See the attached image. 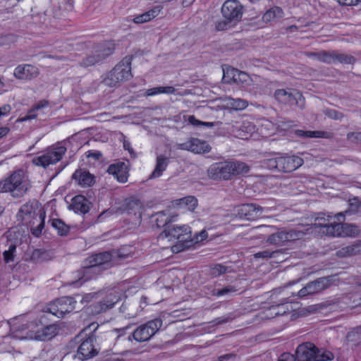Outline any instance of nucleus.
<instances>
[{
  "mask_svg": "<svg viewBox=\"0 0 361 361\" xmlns=\"http://www.w3.org/2000/svg\"><path fill=\"white\" fill-rule=\"evenodd\" d=\"M226 271V268L221 264H216L212 269V274L214 275H221L224 274Z\"/></svg>",
  "mask_w": 361,
  "mask_h": 361,
  "instance_id": "56",
  "label": "nucleus"
},
{
  "mask_svg": "<svg viewBox=\"0 0 361 361\" xmlns=\"http://www.w3.org/2000/svg\"><path fill=\"white\" fill-rule=\"evenodd\" d=\"M331 216L326 214H319L318 216L315 219L314 226L319 228V232L325 235L331 237H340L341 228H342V224L332 222L330 224L326 223L330 221Z\"/></svg>",
  "mask_w": 361,
  "mask_h": 361,
  "instance_id": "16",
  "label": "nucleus"
},
{
  "mask_svg": "<svg viewBox=\"0 0 361 361\" xmlns=\"http://www.w3.org/2000/svg\"><path fill=\"white\" fill-rule=\"evenodd\" d=\"M23 170L14 171L10 176L0 181V192L12 193L13 197L23 196L27 190Z\"/></svg>",
  "mask_w": 361,
  "mask_h": 361,
  "instance_id": "9",
  "label": "nucleus"
},
{
  "mask_svg": "<svg viewBox=\"0 0 361 361\" xmlns=\"http://www.w3.org/2000/svg\"><path fill=\"white\" fill-rule=\"evenodd\" d=\"M131 78V58L125 57L107 74L103 83L106 86L116 87Z\"/></svg>",
  "mask_w": 361,
  "mask_h": 361,
  "instance_id": "6",
  "label": "nucleus"
},
{
  "mask_svg": "<svg viewBox=\"0 0 361 361\" xmlns=\"http://www.w3.org/2000/svg\"><path fill=\"white\" fill-rule=\"evenodd\" d=\"M6 246L8 247V249L4 250L3 256L5 262L8 263L14 260V253L16 250V245L13 242L7 240Z\"/></svg>",
  "mask_w": 361,
  "mask_h": 361,
  "instance_id": "39",
  "label": "nucleus"
},
{
  "mask_svg": "<svg viewBox=\"0 0 361 361\" xmlns=\"http://www.w3.org/2000/svg\"><path fill=\"white\" fill-rule=\"evenodd\" d=\"M112 259L113 255L109 251L97 253L86 258L89 264L97 267L101 272L112 266Z\"/></svg>",
  "mask_w": 361,
  "mask_h": 361,
  "instance_id": "22",
  "label": "nucleus"
},
{
  "mask_svg": "<svg viewBox=\"0 0 361 361\" xmlns=\"http://www.w3.org/2000/svg\"><path fill=\"white\" fill-rule=\"evenodd\" d=\"M250 167L244 162L231 161L217 162L208 169V176L213 180H228L232 176L248 173Z\"/></svg>",
  "mask_w": 361,
  "mask_h": 361,
  "instance_id": "4",
  "label": "nucleus"
},
{
  "mask_svg": "<svg viewBox=\"0 0 361 361\" xmlns=\"http://www.w3.org/2000/svg\"><path fill=\"white\" fill-rule=\"evenodd\" d=\"M359 336L357 331H353L348 334L347 338L348 341H353L356 340V337Z\"/></svg>",
  "mask_w": 361,
  "mask_h": 361,
  "instance_id": "63",
  "label": "nucleus"
},
{
  "mask_svg": "<svg viewBox=\"0 0 361 361\" xmlns=\"http://www.w3.org/2000/svg\"><path fill=\"white\" fill-rule=\"evenodd\" d=\"M207 236L208 234L205 230H202L200 233H196L193 236L191 235V246L194 244L202 242L206 239Z\"/></svg>",
  "mask_w": 361,
  "mask_h": 361,
  "instance_id": "47",
  "label": "nucleus"
},
{
  "mask_svg": "<svg viewBox=\"0 0 361 361\" xmlns=\"http://www.w3.org/2000/svg\"><path fill=\"white\" fill-rule=\"evenodd\" d=\"M235 291H236V289L233 286H228L221 289L214 288L212 291V295L216 296V297H221V296H224V295H228L229 293H233Z\"/></svg>",
  "mask_w": 361,
  "mask_h": 361,
  "instance_id": "45",
  "label": "nucleus"
},
{
  "mask_svg": "<svg viewBox=\"0 0 361 361\" xmlns=\"http://www.w3.org/2000/svg\"><path fill=\"white\" fill-rule=\"evenodd\" d=\"M100 273L101 270H99L98 268L92 265V264H89L87 262V260L85 259V261L83 262L82 268L79 272V274L82 275L79 278L80 285H81L82 283L85 281L94 279Z\"/></svg>",
  "mask_w": 361,
  "mask_h": 361,
  "instance_id": "27",
  "label": "nucleus"
},
{
  "mask_svg": "<svg viewBox=\"0 0 361 361\" xmlns=\"http://www.w3.org/2000/svg\"><path fill=\"white\" fill-rule=\"evenodd\" d=\"M107 171L120 183H124L128 180V172L126 164L123 162L110 165Z\"/></svg>",
  "mask_w": 361,
  "mask_h": 361,
  "instance_id": "26",
  "label": "nucleus"
},
{
  "mask_svg": "<svg viewBox=\"0 0 361 361\" xmlns=\"http://www.w3.org/2000/svg\"><path fill=\"white\" fill-rule=\"evenodd\" d=\"M158 241L164 243L166 240L176 243L171 246V250L174 253H178L191 247V229L187 225L168 226L158 236Z\"/></svg>",
  "mask_w": 361,
  "mask_h": 361,
  "instance_id": "1",
  "label": "nucleus"
},
{
  "mask_svg": "<svg viewBox=\"0 0 361 361\" xmlns=\"http://www.w3.org/2000/svg\"><path fill=\"white\" fill-rule=\"evenodd\" d=\"M169 164V159L163 155H159L157 157L156 166L154 171L149 176V179H154L160 177L166 170Z\"/></svg>",
  "mask_w": 361,
  "mask_h": 361,
  "instance_id": "32",
  "label": "nucleus"
},
{
  "mask_svg": "<svg viewBox=\"0 0 361 361\" xmlns=\"http://www.w3.org/2000/svg\"><path fill=\"white\" fill-rule=\"evenodd\" d=\"M274 98L281 104L297 106L300 109L305 107V98L295 89H279L274 92Z\"/></svg>",
  "mask_w": 361,
  "mask_h": 361,
  "instance_id": "14",
  "label": "nucleus"
},
{
  "mask_svg": "<svg viewBox=\"0 0 361 361\" xmlns=\"http://www.w3.org/2000/svg\"><path fill=\"white\" fill-rule=\"evenodd\" d=\"M17 217L23 224L30 227L36 237L41 235L44 227L45 213L37 207V203L27 202L20 207Z\"/></svg>",
  "mask_w": 361,
  "mask_h": 361,
  "instance_id": "2",
  "label": "nucleus"
},
{
  "mask_svg": "<svg viewBox=\"0 0 361 361\" xmlns=\"http://www.w3.org/2000/svg\"><path fill=\"white\" fill-rule=\"evenodd\" d=\"M130 305H127V304H123L122 305V306L120 307V310L121 312L124 314V316L126 317H128V318H134L137 316V313L135 312H133L131 311L130 309Z\"/></svg>",
  "mask_w": 361,
  "mask_h": 361,
  "instance_id": "48",
  "label": "nucleus"
},
{
  "mask_svg": "<svg viewBox=\"0 0 361 361\" xmlns=\"http://www.w3.org/2000/svg\"><path fill=\"white\" fill-rule=\"evenodd\" d=\"M221 13L226 20L216 23V28L218 30H226L228 23L239 21L243 16V6L237 0H227L221 7Z\"/></svg>",
  "mask_w": 361,
  "mask_h": 361,
  "instance_id": "10",
  "label": "nucleus"
},
{
  "mask_svg": "<svg viewBox=\"0 0 361 361\" xmlns=\"http://www.w3.org/2000/svg\"><path fill=\"white\" fill-rule=\"evenodd\" d=\"M340 233V237H355L359 234L360 229L354 224H342V228H341Z\"/></svg>",
  "mask_w": 361,
  "mask_h": 361,
  "instance_id": "37",
  "label": "nucleus"
},
{
  "mask_svg": "<svg viewBox=\"0 0 361 361\" xmlns=\"http://www.w3.org/2000/svg\"><path fill=\"white\" fill-rule=\"evenodd\" d=\"M71 207L75 212L86 214L90 210V202L82 195H77L72 199Z\"/></svg>",
  "mask_w": 361,
  "mask_h": 361,
  "instance_id": "30",
  "label": "nucleus"
},
{
  "mask_svg": "<svg viewBox=\"0 0 361 361\" xmlns=\"http://www.w3.org/2000/svg\"><path fill=\"white\" fill-rule=\"evenodd\" d=\"M359 0H338L340 4L345 6H354L358 4Z\"/></svg>",
  "mask_w": 361,
  "mask_h": 361,
  "instance_id": "60",
  "label": "nucleus"
},
{
  "mask_svg": "<svg viewBox=\"0 0 361 361\" xmlns=\"http://www.w3.org/2000/svg\"><path fill=\"white\" fill-rule=\"evenodd\" d=\"M303 164V159L298 156H280L267 159L263 161V166L270 170L280 172H292Z\"/></svg>",
  "mask_w": 361,
  "mask_h": 361,
  "instance_id": "8",
  "label": "nucleus"
},
{
  "mask_svg": "<svg viewBox=\"0 0 361 361\" xmlns=\"http://www.w3.org/2000/svg\"><path fill=\"white\" fill-rule=\"evenodd\" d=\"M355 61V58L351 55L334 53V63L338 61L343 64H353Z\"/></svg>",
  "mask_w": 361,
  "mask_h": 361,
  "instance_id": "43",
  "label": "nucleus"
},
{
  "mask_svg": "<svg viewBox=\"0 0 361 361\" xmlns=\"http://www.w3.org/2000/svg\"><path fill=\"white\" fill-rule=\"evenodd\" d=\"M113 211L111 209H107L106 211H104L102 214H100L98 216V221H103L105 220V219L108 216H110L113 214Z\"/></svg>",
  "mask_w": 361,
  "mask_h": 361,
  "instance_id": "57",
  "label": "nucleus"
},
{
  "mask_svg": "<svg viewBox=\"0 0 361 361\" xmlns=\"http://www.w3.org/2000/svg\"><path fill=\"white\" fill-rule=\"evenodd\" d=\"M180 204L186 206L189 211H193L197 206V200L193 196H188L180 200Z\"/></svg>",
  "mask_w": 361,
  "mask_h": 361,
  "instance_id": "44",
  "label": "nucleus"
},
{
  "mask_svg": "<svg viewBox=\"0 0 361 361\" xmlns=\"http://www.w3.org/2000/svg\"><path fill=\"white\" fill-rule=\"evenodd\" d=\"M72 178L82 187H90L94 182V176L85 169H78L72 175Z\"/></svg>",
  "mask_w": 361,
  "mask_h": 361,
  "instance_id": "28",
  "label": "nucleus"
},
{
  "mask_svg": "<svg viewBox=\"0 0 361 361\" xmlns=\"http://www.w3.org/2000/svg\"><path fill=\"white\" fill-rule=\"evenodd\" d=\"M121 293L116 290L109 291L102 300L92 303L86 308L88 314L97 315L114 307L121 300Z\"/></svg>",
  "mask_w": 361,
  "mask_h": 361,
  "instance_id": "13",
  "label": "nucleus"
},
{
  "mask_svg": "<svg viewBox=\"0 0 361 361\" xmlns=\"http://www.w3.org/2000/svg\"><path fill=\"white\" fill-rule=\"evenodd\" d=\"M296 355L290 353H284L279 357L278 361H296Z\"/></svg>",
  "mask_w": 361,
  "mask_h": 361,
  "instance_id": "53",
  "label": "nucleus"
},
{
  "mask_svg": "<svg viewBox=\"0 0 361 361\" xmlns=\"http://www.w3.org/2000/svg\"><path fill=\"white\" fill-rule=\"evenodd\" d=\"M333 281L331 276L319 278L313 281L308 283L305 287L300 289L298 295L300 298H304L307 295L318 293L331 285Z\"/></svg>",
  "mask_w": 361,
  "mask_h": 361,
  "instance_id": "17",
  "label": "nucleus"
},
{
  "mask_svg": "<svg viewBox=\"0 0 361 361\" xmlns=\"http://www.w3.org/2000/svg\"><path fill=\"white\" fill-rule=\"evenodd\" d=\"M114 49V45L111 42H105L97 44L94 47V54L84 59L80 65L85 68L95 65L110 56Z\"/></svg>",
  "mask_w": 361,
  "mask_h": 361,
  "instance_id": "15",
  "label": "nucleus"
},
{
  "mask_svg": "<svg viewBox=\"0 0 361 361\" xmlns=\"http://www.w3.org/2000/svg\"><path fill=\"white\" fill-rule=\"evenodd\" d=\"M276 253L275 251H269L268 250L258 252L254 255L255 258L267 259L273 257L274 255Z\"/></svg>",
  "mask_w": 361,
  "mask_h": 361,
  "instance_id": "50",
  "label": "nucleus"
},
{
  "mask_svg": "<svg viewBox=\"0 0 361 361\" xmlns=\"http://www.w3.org/2000/svg\"><path fill=\"white\" fill-rule=\"evenodd\" d=\"M52 226L56 228L60 235H66L69 232V227L61 219H54L51 221Z\"/></svg>",
  "mask_w": 361,
  "mask_h": 361,
  "instance_id": "41",
  "label": "nucleus"
},
{
  "mask_svg": "<svg viewBox=\"0 0 361 361\" xmlns=\"http://www.w3.org/2000/svg\"><path fill=\"white\" fill-rule=\"evenodd\" d=\"M176 91V89L172 86L155 87L147 90L145 95L147 97H152L159 94H175Z\"/></svg>",
  "mask_w": 361,
  "mask_h": 361,
  "instance_id": "35",
  "label": "nucleus"
},
{
  "mask_svg": "<svg viewBox=\"0 0 361 361\" xmlns=\"http://www.w3.org/2000/svg\"><path fill=\"white\" fill-rule=\"evenodd\" d=\"M325 114L329 118L335 120H340L342 118V114L333 109L326 110Z\"/></svg>",
  "mask_w": 361,
  "mask_h": 361,
  "instance_id": "52",
  "label": "nucleus"
},
{
  "mask_svg": "<svg viewBox=\"0 0 361 361\" xmlns=\"http://www.w3.org/2000/svg\"><path fill=\"white\" fill-rule=\"evenodd\" d=\"M295 355L298 361H331L334 358L331 352L319 349L310 343L299 345Z\"/></svg>",
  "mask_w": 361,
  "mask_h": 361,
  "instance_id": "7",
  "label": "nucleus"
},
{
  "mask_svg": "<svg viewBox=\"0 0 361 361\" xmlns=\"http://www.w3.org/2000/svg\"><path fill=\"white\" fill-rule=\"evenodd\" d=\"M131 249H132V247L130 246L123 247L121 248L120 250H118V251L117 252V256L119 258L126 259L132 252Z\"/></svg>",
  "mask_w": 361,
  "mask_h": 361,
  "instance_id": "51",
  "label": "nucleus"
},
{
  "mask_svg": "<svg viewBox=\"0 0 361 361\" xmlns=\"http://www.w3.org/2000/svg\"><path fill=\"white\" fill-rule=\"evenodd\" d=\"M94 295L93 293H88L82 297L79 295H75L74 298L62 297L50 304L47 310L59 318L63 317L66 314L77 309L76 304L78 300L84 304L90 302L94 298Z\"/></svg>",
  "mask_w": 361,
  "mask_h": 361,
  "instance_id": "5",
  "label": "nucleus"
},
{
  "mask_svg": "<svg viewBox=\"0 0 361 361\" xmlns=\"http://www.w3.org/2000/svg\"><path fill=\"white\" fill-rule=\"evenodd\" d=\"M49 104V102L47 100H41L39 101V102H37L34 106V109L35 111H38V110H40L46 106H47Z\"/></svg>",
  "mask_w": 361,
  "mask_h": 361,
  "instance_id": "59",
  "label": "nucleus"
},
{
  "mask_svg": "<svg viewBox=\"0 0 361 361\" xmlns=\"http://www.w3.org/2000/svg\"><path fill=\"white\" fill-rule=\"evenodd\" d=\"M231 319H232L230 316H223V317H218V318L215 319L212 322V323L214 324V325H219V324L227 323V322L231 321Z\"/></svg>",
  "mask_w": 361,
  "mask_h": 361,
  "instance_id": "54",
  "label": "nucleus"
},
{
  "mask_svg": "<svg viewBox=\"0 0 361 361\" xmlns=\"http://www.w3.org/2000/svg\"><path fill=\"white\" fill-rule=\"evenodd\" d=\"M162 6H156L149 11L135 16L133 19V22L137 24L149 22L158 16L160 14Z\"/></svg>",
  "mask_w": 361,
  "mask_h": 361,
  "instance_id": "29",
  "label": "nucleus"
},
{
  "mask_svg": "<svg viewBox=\"0 0 361 361\" xmlns=\"http://www.w3.org/2000/svg\"><path fill=\"white\" fill-rule=\"evenodd\" d=\"M177 148L182 150H188L195 154L208 153L211 147L204 140L198 138H190L187 141L177 145Z\"/></svg>",
  "mask_w": 361,
  "mask_h": 361,
  "instance_id": "21",
  "label": "nucleus"
},
{
  "mask_svg": "<svg viewBox=\"0 0 361 361\" xmlns=\"http://www.w3.org/2000/svg\"><path fill=\"white\" fill-rule=\"evenodd\" d=\"M13 337L18 339H31L48 341L57 334V328L54 325L39 327L35 323L22 324L18 327H11Z\"/></svg>",
  "mask_w": 361,
  "mask_h": 361,
  "instance_id": "3",
  "label": "nucleus"
},
{
  "mask_svg": "<svg viewBox=\"0 0 361 361\" xmlns=\"http://www.w3.org/2000/svg\"><path fill=\"white\" fill-rule=\"evenodd\" d=\"M274 312H276L275 304H273L269 307H265L264 310L262 312L261 318L265 319L274 318L277 316V314H274Z\"/></svg>",
  "mask_w": 361,
  "mask_h": 361,
  "instance_id": "46",
  "label": "nucleus"
},
{
  "mask_svg": "<svg viewBox=\"0 0 361 361\" xmlns=\"http://www.w3.org/2000/svg\"><path fill=\"white\" fill-rule=\"evenodd\" d=\"M356 247L355 245L353 246H348L342 248L338 252V255L339 256H350L354 255L356 252Z\"/></svg>",
  "mask_w": 361,
  "mask_h": 361,
  "instance_id": "49",
  "label": "nucleus"
},
{
  "mask_svg": "<svg viewBox=\"0 0 361 361\" xmlns=\"http://www.w3.org/2000/svg\"><path fill=\"white\" fill-rule=\"evenodd\" d=\"M102 157V153L99 152H88L87 157L99 159Z\"/></svg>",
  "mask_w": 361,
  "mask_h": 361,
  "instance_id": "64",
  "label": "nucleus"
},
{
  "mask_svg": "<svg viewBox=\"0 0 361 361\" xmlns=\"http://www.w3.org/2000/svg\"><path fill=\"white\" fill-rule=\"evenodd\" d=\"M307 56L310 57H314L319 61L332 63H334V52L322 51L320 53H309Z\"/></svg>",
  "mask_w": 361,
  "mask_h": 361,
  "instance_id": "38",
  "label": "nucleus"
},
{
  "mask_svg": "<svg viewBox=\"0 0 361 361\" xmlns=\"http://www.w3.org/2000/svg\"><path fill=\"white\" fill-rule=\"evenodd\" d=\"M325 133L322 131H312V130H295V135L300 137H323Z\"/></svg>",
  "mask_w": 361,
  "mask_h": 361,
  "instance_id": "42",
  "label": "nucleus"
},
{
  "mask_svg": "<svg viewBox=\"0 0 361 361\" xmlns=\"http://www.w3.org/2000/svg\"><path fill=\"white\" fill-rule=\"evenodd\" d=\"M303 233L301 231H281L270 235L267 241L271 245L282 246L287 242L300 239Z\"/></svg>",
  "mask_w": 361,
  "mask_h": 361,
  "instance_id": "18",
  "label": "nucleus"
},
{
  "mask_svg": "<svg viewBox=\"0 0 361 361\" xmlns=\"http://www.w3.org/2000/svg\"><path fill=\"white\" fill-rule=\"evenodd\" d=\"M37 114H36V111L34 109V108L32 107L27 114L26 116H25L24 117L21 118L20 121H29V120H32V119H34L37 117Z\"/></svg>",
  "mask_w": 361,
  "mask_h": 361,
  "instance_id": "55",
  "label": "nucleus"
},
{
  "mask_svg": "<svg viewBox=\"0 0 361 361\" xmlns=\"http://www.w3.org/2000/svg\"><path fill=\"white\" fill-rule=\"evenodd\" d=\"M223 80L226 83L233 81L236 84L241 85H248L250 81V76L246 73L235 68L224 72Z\"/></svg>",
  "mask_w": 361,
  "mask_h": 361,
  "instance_id": "24",
  "label": "nucleus"
},
{
  "mask_svg": "<svg viewBox=\"0 0 361 361\" xmlns=\"http://www.w3.org/2000/svg\"><path fill=\"white\" fill-rule=\"evenodd\" d=\"M284 16L283 9L279 6H274L267 10L262 16V20L265 23L277 20Z\"/></svg>",
  "mask_w": 361,
  "mask_h": 361,
  "instance_id": "33",
  "label": "nucleus"
},
{
  "mask_svg": "<svg viewBox=\"0 0 361 361\" xmlns=\"http://www.w3.org/2000/svg\"><path fill=\"white\" fill-rule=\"evenodd\" d=\"M276 312H274V314L284 315L285 314L291 311L289 303L287 302L286 298H283L280 300L279 302L275 303Z\"/></svg>",
  "mask_w": 361,
  "mask_h": 361,
  "instance_id": "40",
  "label": "nucleus"
},
{
  "mask_svg": "<svg viewBox=\"0 0 361 361\" xmlns=\"http://www.w3.org/2000/svg\"><path fill=\"white\" fill-rule=\"evenodd\" d=\"M360 204V201L357 198H353L350 200V206L353 208L354 210H357Z\"/></svg>",
  "mask_w": 361,
  "mask_h": 361,
  "instance_id": "61",
  "label": "nucleus"
},
{
  "mask_svg": "<svg viewBox=\"0 0 361 361\" xmlns=\"http://www.w3.org/2000/svg\"><path fill=\"white\" fill-rule=\"evenodd\" d=\"M143 204L138 199L130 197L125 201L124 211L129 214H139L140 216Z\"/></svg>",
  "mask_w": 361,
  "mask_h": 361,
  "instance_id": "31",
  "label": "nucleus"
},
{
  "mask_svg": "<svg viewBox=\"0 0 361 361\" xmlns=\"http://www.w3.org/2000/svg\"><path fill=\"white\" fill-rule=\"evenodd\" d=\"M225 102L228 108L236 111L243 110L248 105V103L246 100L239 98L233 99L231 97H228L225 99Z\"/></svg>",
  "mask_w": 361,
  "mask_h": 361,
  "instance_id": "36",
  "label": "nucleus"
},
{
  "mask_svg": "<svg viewBox=\"0 0 361 361\" xmlns=\"http://www.w3.org/2000/svg\"><path fill=\"white\" fill-rule=\"evenodd\" d=\"M163 322L160 318H155L145 324L137 326L129 335L128 339L131 337L137 343H143L149 341L161 329Z\"/></svg>",
  "mask_w": 361,
  "mask_h": 361,
  "instance_id": "11",
  "label": "nucleus"
},
{
  "mask_svg": "<svg viewBox=\"0 0 361 361\" xmlns=\"http://www.w3.org/2000/svg\"><path fill=\"white\" fill-rule=\"evenodd\" d=\"M66 152V148L62 144H57L48 148L42 155L32 159L36 166L46 168L50 164H54L59 161Z\"/></svg>",
  "mask_w": 361,
  "mask_h": 361,
  "instance_id": "12",
  "label": "nucleus"
},
{
  "mask_svg": "<svg viewBox=\"0 0 361 361\" xmlns=\"http://www.w3.org/2000/svg\"><path fill=\"white\" fill-rule=\"evenodd\" d=\"M95 338L93 336H89L82 342L78 349L76 357L81 360H85L94 357L97 350L94 345Z\"/></svg>",
  "mask_w": 361,
  "mask_h": 361,
  "instance_id": "23",
  "label": "nucleus"
},
{
  "mask_svg": "<svg viewBox=\"0 0 361 361\" xmlns=\"http://www.w3.org/2000/svg\"><path fill=\"white\" fill-rule=\"evenodd\" d=\"M16 78L20 80H30L38 75V69L30 64L18 66L13 73Z\"/></svg>",
  "mask_w": 361,
  "mask_h": 361,
  "instance_id": "25",
  "label": "nucleus"
},
{
  "mask_svg": "<svg viewBox=\"0 0 361 361\" xmlns=\"http://www.w3.org/2000/svg\"><path fill=\"white\" fill-rule=\"evenodd\" d=\"M51 258L52 254L51 252L41 249L34 250L30 257L31 260L35 263L47 262L51 259Z\"/></svg>",
  "mask_w": 361,
  "mask_h": 361,
  "instance_id": "34",
  "label": "nucleus"
},
{
  "mask_svg": "<svg viewBox=\"0 0 361 361\" xmlns=\"http://www.w3.org/2000/svg\"><path fill=\"white\" fill-rule=\"evenodd\" d=\"M265 210L255 204H244L237 208L236 212L239 218L253 221L262 216Z\"/></svg>",
  "mask_w": 361,
  "mask_h": 361,
  "instance_id": "20",
  "label": "nucleus"
},
{
  "mask_svg": "<svg viewBox=\"0 0 361 361\" xmlns=\"http://www.w3.org/2000/svg\"><path fill=\"white\" fill-rule=\"evenodd\" d=\"M11 110V107L9 104H4L0 107V118L1 116L7 115Z\"/></svg>",
  "mask_w": 361,
  "mask_h": 361,
  "instance_id": "58",
  "label": "nucleus"
},
{
  "mask_svg": "<svg viewBox=\"0 0 361 361\" xmlns=\"http://www.w3.org/2000/svg\"><path fill=\"white\" fill-rule=\"evenodd\" d=\"M232 135L238 138L246 140L255 130V126L248 120L235 121L231 128H228Z\"/></svg>",
  "mask_w": 361,
  "mask_h": 361,
  "instance_id": "19",
  "label": "nucleus"
},
{
  "mask_svg": "<svg viewBox=\"0 0 361 361\" xmlns=\"http://www.w3.org/2000/svg\"><path fill=\"white\" fill-rule=\"evenodd\" d=\"M189 123L192 126H199L201 123V121H198L195 116H189L188 119Z\"/></svg>",
  "mask_w": 361,
  "mask_h": 361,
  "instance_id": "62",
  "label": "nucleus"
}]
</instances>
